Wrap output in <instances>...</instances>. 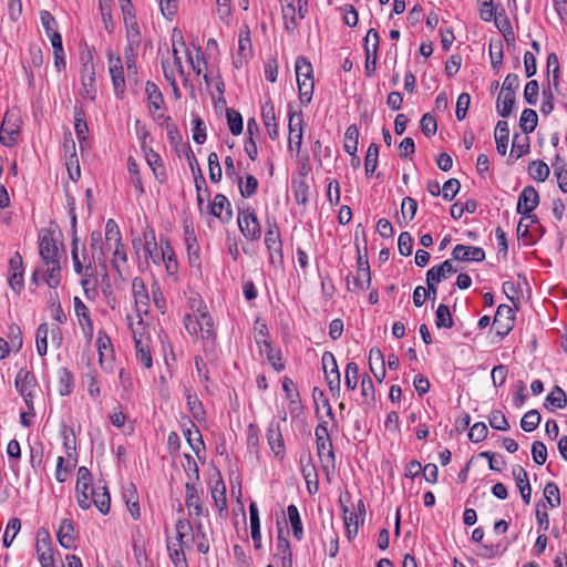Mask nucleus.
Wrapping results in <instances>:
<instances>
[{
    "label": "nucleus",
    "instance_id": "obj_60",
    "mask_svg": "<svg viewBox=\"0 0 567 567\" xmlns=\"http://www.w3.org/2000/svg\"><path fill=\"white\" fill-rule=\"evenodd\" d=\"M567 404V399L564 390L556 385L554 389L548 393L545 400V406L551 405L556 409H563Z\"/></svg>",
    "mask_w": 567,
    "mask_h": 567
},
{
    "label": "nucleus",
    "instance_id": "obj_13",
    "mask_svg": "<svg viewBox=\"0 0 567 567\" xmlns=\"http://www.w3.org/2000/svg\"><path fill=\"white\" fill-rule=\"evenodd\" d=\"M493 327L501 339L505 338L512 331L514 327V312L509 306L501 305L497 307Z\"/></svg>",
    "mask_w": 567,
    "mask_h": 567
},
{
    "label": "nucleus",
    "instance_id": "obj_37",
    "mask_svg": "<svg viewBox=\"0 0 567 567\" xmlns=\"http://www.w3.org/2000/svg\"><path fill=\"white\" fill-rule=\"evenodd\" d=\"M249 519H250L251 538L254 540L255 548L259 549L261 547V532H260L259 509H258L256 502H251L249 504Z\"/></svg>",
    "mask_w": 567,
    "mask_h": 567
},
{
    "label": "nucleus",
    "instance_id": "obj_19",
    "mask_svg": "<svg viewBox=\"0 0 567 567\" xmlns=\"http://www.w3.org/2000/svg\"><path fill=\"white\" fill-rule=\"evenodd\" d=\"M452 258L458 261L481 262L485 259V251L481 247L458 244L452 250Z\"/></svg>",
    "mask_w": 567,
    "mask_h": 567
},
{
    "label": "nucleus",
    "instance_id": "obj_14",
    "mask_svg": "<svg viewBox=\"0 0 567 567\" xmlns=\"http://www.w3.org/2000/svg\"><path fill=\"white\" fill-rule=\"evenodd\" d=\"M109 71L114 87V93L122 99L125 93V78L122 59L120 55L109 54Z\"/></svg>",
    "mask_w": 567,
    "mask_h": 567
},
{
    "label": "nucleus",
    "instance_id": "obj_34",
    "mask_svg": "<svg viewBox=\"0 0 567 567\" xmlns=\"http://www.w3.org/2000/svg\"><path fill=\"white\" fill-rule=\"evenodd\" d=\"M159 260L164 262L166 271L169 276H174L177 272L178 262L176 260L174 250L167 239H161Z\"/></svg>",
    "mask_w": 567,
    "mask_h": 567
},
{
    "label": "nucleus",
    "instance_id": "obj_21",
    "mask_svg": "<svg viewBox=\"0 0 567 567\" xmlns=\"http://www.w3.org/2000/svg\"><path fill=\"white\" fill-rule=\"evenodd\" d=\"M259 337L257 338V343L260 346V351L266 353L269 363L278 372L284 370L285 364L280 352L274 350L271 343L266 338L267 334L262 330L259 331Z\"/></svg>",
    "mask_w": 567,
    "mask_h": 567
},
{
    "label": "nucleus",
    "instance_id": "obj_27",
    "mask_svg": "<svg viewBox=\"0 0 567 567\" xmlns=\"http://www.w3.org/2000/svg\"><path fill=\"white\" fill-rule=\"evenodd\" d=\"M210 214L219 218L223 223H227L231 219L230 203L225 195L217 194L215 196L210 205Z\"/></svg>",
    "mask_w": 567,
    "mask_h": 567
},
{
    "label": "nucleus",
    "instance_id": "obj_31",
    "mask_svg": "<svg viewBox=\"0 0 567 567\" xmlns=\"http://www.w3.org/2000/svg\"><path fill=\"white\" fill-rule=\"evenodd\" d=\"M369 365L374 378L382 382L385 378V363L384 357L380 349L373 348L369 352Z\"/></svg>",
    "mask_w": 567,
    "mask_h": 567
},
{
    "label": "nucleus",
    "instance_id": "obj_54",
    "mask_svg": "<svg viewBox=\"0 0 567 567\" xmlns=\"http://www.w3.org/2000/svg\"><path fill=\"white\" fill-rule=\"evenodd\" d=\"M49 326L43 322L38 326L35 331V346L39 355L44 357L48 353Z\"/></svg>",
    "mask_w": 567,
    "mask_h": 567
},
{
    "label": "nucleus",
    "instance_id": "obj_62",
    "mask_svg": "<svg viewBox=\"0 0 567 567\" xmlns=\"http://www.w3.org/2000/svg\"><path fill=\"white\" fill-rule=\"evenodd\" d=\"M358 137H359V131H358L357 126L350 125L344 133V143H343L344 151L349 155H353V153H357Z\"/></svg>",
    "mask_w": 567,
    "mask_h": 567
},
{
    "label": "nucleus",
    "instance_id": "obj_50",
    "mask_svg": "<svg viewBox=\"0 0 567 567\" xmlns=\"http://www.w3.org/2000/svg\"><path fill=\"white\" fill-rule=\"evenodd\" d=\"M282 9V16L287 20L286 30L292 32L297 25V11L293 0H279Z\"/></svg>",
    "mask_w": 567,
    "mask_h": 567
},
{
    "label": "nucleus",
    "instance_id": "obj_46",
    "mask_svg": "<svg viewBox=\"0 0 567 567\" xmlns=\"http://www.w3.org/2000/svg\"><path fill=\"white\" fill-rule=\"evenodd\" d=\"M51 44L53 48L54 66L58 71L65 70L66 62L61 34H52Z\"/></svg>",
    "mask_w": 567,
    "mask_h": 567
},
{
    "label": "nucleus",
    "instance_id": "obj_7",
    "mask_svg": "<svg viewBox=\"0 0 567 567\" xmlns=\"http://www.w3.org/2000/svg\"><path fill=\"white\" fill-rule=\"evenodd\" d=\"M20 117L13 111L4 114L0 126V143L7 147L13 146L18 142L20 135Z\"/></svg>",
    "mask_w": 567,
    "mask_h": 567
},
{
    "label": "nucleus",
    "instance_id": "obj_56",
    "mask_svg": "<svg viewBox=\"0 0 567 567\" xmlns=\"http://www.w3.org/2000/svg\"><path fill=\"white\" fill-rule=\"evenodd\" d=\"M558 187L563 193H567V166L565 162L557 155L551 164Z\"/></svg>",
    "mask_w": 567,
    "mask_h": 567
},
{
    "label": "nucleus",
    "instance_id": "obj_64",
    "mask_svg": "<svg viewBox=\"0 0 567 567\" xmlns=\"http://www.w3.org/2000/svg\"><path fill=\"white\" fill-rule=\"evenodd\" d=\"M92 485H75L76 501L82 509H89L92 505Z\"/></svg>",
    "mask_w": 567,
    "mask_h": 567
},
{
    "label": "nucleus",
    "instance_id": "obj_61",
    "mask_svg": "<svg viewBox=\"0 0 567 567\" xmlns=\"http://www.w3.org/2000/svg\"><path fill=\"white\" fill-rule=\"evenodd\" d=\"M237 182L239 184L240 195L244 198H249L256 194L257 188H258V179L255 176L248 175L245 178V181L240 176V177H238Z\"/></svg>",
    "mask_w": 567,
    "mask_h": 567
},
{
    "label": "nucleus",
    "instance_id": "obj_35",
    "mask_svg": "<svg viewBox=\"0 0 567 567\" xmlns=\"http://www.w3.org/2000/svg\"><path fill=\"white\" fill-rule=\"evenodd\" d=\"M282 390L288 401V408L291 413L298 412L301 409V400L299 392L290 378H285L282 381Z\"/></svg>",
    "mask_w": 567,
    "mask_h": 567
},
{
    "label": "nucleus",
    "instance_id": "obj_49",
    "mask_svg": "<svg viewBox=\"0 0 567 567\" xmlns=\"http://www.w3.org/2000/svg\"><path fill=\"white\" fill-rule=\"evenodd\" d=\"M47 276L44 278L50 288H56L61 281L60 259L44 262Z\"/></svg>",
    "mask_w": 567,
    "mask_h": 567
},
{
    "label": "nucleus",
    "instance_id": "obj_20",
    "mask_svg": "<svg viewBox=\"0 0 567 567\" xmlns=\"http://www.w3.org/2000/svg\"><path fill=\"white\" fill-rule=\"evenodd\" d=\"M185 505L190 517L205 515L197 488L192 482H186L185 484Z\"/></svg>",
    "mask_w": 567,
    "mask_h": 567
},
{
    "label": "nucleus",
    "instance_id": "obj_11",
    "mask_svg": "<svg viewBox=\"0 0 567 567\" xmlns=\"http://www.w3.org/2000/svg\"><path fill=\"white\" fill-rule=\"evenodd\" d=\"M132 293L134 298V303L136 308V312L140 317L137 326L143 330V319L141 317L142 313L146 315L148 312L150 306V296L146 290L145 284L141 277H135L132 280Z\"/></svg>",
    "mask_w": 567,
    "mask_h": 567
},
{
    "label": "nucleus",
    "instance_id": "obj_55",
    "mask_svg": "<svg viewBox=\"0 0 567 567\" xmlns=\"http://www.w3.org/2000/svg\"><path fill=\"white\" fill-rule=\"evenodd\" d=\"M287 514H288L289 522L291 524L293 536L298 540H300L303 537V528H302V523H301L300 514H299L297 506L293 504H290L287 507Z\"/></svg>",
    "mask_w": 567,
    "mask_h": 567
},
{
    "label": "nucleus",
    "instance_id": "obj_4",
    "mask_svg": "<svg viewBox=\"0 0 567 567\" xmlns=\"http://www.w3.org/2000/svg\"><path fill=\"white\" fill-rule=\"evenodd\" d=\"M82 69H81V94L91 101L96 97V80H95V64L93 55L87 52L85 55H81Z\"/></svg>",
    "mask_w": 567,
    "mask_h": 567
},
{
    "label": "nucleus",
    "instance_id": "obj_25",
    "mask_svg": "<svg viewBox=\"0 0 567 567\" xmlns=\"http://www.w3.org/2000/svg\"><path fill=\"white\" fill-rule=\"evenodd\" d=\"M512 474L524 503L528 505L530 503L532 488L527 472L520 465H515L512 470Z\"/></svg>",
    "mask_w": 567,
    "mask_h": 567
},
{
    "label": "nucleus",
    "instance_id": "obj_2",
    "mask_svg": "<svg viewBox=\"0 0 567 567\" xmlns=\"http://www.w3.org/2000/svg\"><path fill=\"white\" fill-rule=\"evenodd\" d=\"M315 435L317 452L322 462V471L329 475V468L331 467L333 471L336 467V457L327 422H321L317 425Z\"/></svg>",
    "mask_w": 567,
    "mask_h": 567
},
{
    "label": "nucleus",
    "instance_id": "obj_28",
    "mask_svg": "<svg viewBox=\"0 0 567 567\" xmlns=\"http://www.w3.org/2000/svg\"><path fill=\"white\" fill-rule=\"evenodd\" d=\"M74 311L79 318L80 326L82 327L84 334L91 338L93 334V321L91 319L89 308L79 297H74Z\"/></svg>",
    "mask_w": 567,
    "mask_h": 567
},
{
    "label": "nucleus",
    "instance_id": "obj_47",
    "mask_svg": "<svg viewBox=\"0 0 567 567\" xmlns=\"http://www.w3.org/2000/svg\"><path fill=\"white\" fill-rule=\"evenodd\" d=\"M145 93L147 95V101L150 104V109L159 110L164 104V97L158 89V86L151 81H147L145 84Z\"/></svg>",
    "mask_w": 567,
    "mask_h": 567
},
{
    "label": "nucleus",
    "instance_id": "obj_58",
    "mask_svg": "<svg viewBox=\"0 0 567 567\" xmlns=\"http://www.w3.org/2000/svg\"><path fill=\"white\" fill-rule=\"evenodd\" d=\"M83 383L86 385L87 393L91 398L95 399L100 395L97 372L94 368L89 367L87 371L83 374Z\"/></svg>",
    "mask_w": 567,
    "mask_h": 567
},
{
    "label": "nucleus",
    "instance_id": "obj_16",
    "mask_svg": "<svg viewBox=\"0 0 567 567\" xmlns=\"http://www.w3.org/2000/svg\"><path fill=\"white\" fill-rule=\"evenodd\" d=\"M9 286L16 292H20L24 287L23 281V261L19 252H16L9 260Z\"/></svg>",
    "mask_w": 567,
    "mask_h": 567
},
{
    "label": "nucleus",
    "instance_id": "obj_48",
    "mask_svg": "<svg viewBox=\"0 0 567 567\" xmlns=\"http://www.w3.org/2000/svg\"><path fill=\"white\" fill-rule=\"evenodd\" d=\"M529 152V137L527 134L520 135L515 134L513 137V144L509 156L518 159L523 155L527 154Z\"/></svg>",
    "mask_w": 567,
    "mask_h": 567
},
{
    "label": "nucleus",
    "instance_id": "obj_45",
    "mask_svg": "<svg viewBox=\"0 0 567 567\" xmlns=\"http://www.w3.org/2000/svg\"><path fill=\"white\" fill-rule=\"evenodd\" d=\"M515 105V94L509 92H501L497 103L496 110L499 116L507 117L512 114Z\"/></svg>",
    "mask_w": 567,
    "mask_h": 567
},
{
    "label": "nucleus",
    "instance_id": "obj_6",
    "mask_svg": "<svg viewBox=\"0 0 567 567\" xmlns=\"http://www.w3.org/2000/svg\"><path fill=\"white\" fill-rule=\"evenodd\" d=\"M265 245L269 254V261L275 266L284 265L282 241L276 223L269 224L265 234Z\"/></svg>",
    "mask_w": 567,
    "mask_h": 567
},
{
    "label": "nucleus",
    "instance_id": "obj_57",
    "mask_svg": "<svg viewBox=\"0 0 567 567\" xmlns=\"http://www.w3.org/2000/svg\"><path fill=\"white\" fill-rule=\"evenodd\" d=\"M297 83L301 80L310 81L312 76V65L305 56H298L295 64Z\"/></svg>",
    "mask_w": 567,
    "mask_h": 567
},
{
    "label": "nucleus",
    "instance_id": "obj_30",
    "mask_svg": "<svg viewBox=\"0 0 567 567\" xmlns=\"http://www.w3.org/2000/svg\"><path fill=\"white\" fill-rule=\"evenodd\" d=\"M267 441L268 444L274 452V454L278 457H284L285 455V443L284 437L279 427V424L271 423L267 429Z\"/></svg>",
    "mask_w": 567,
    "mask_h": 567
},
{
    "label": "nucleus",
    "instance_id": "obj_33",
    "mask_svg": "<svg viewBox=\"0 0 567 567\" xmlns=\"http://www.w3.org/2000/svg\"><path fill=\"white\" fill-rule=\"evenodd\" d=\"M457 269L453 266L451 260H445L439 266H433L426 272V282H441L446 279L450 275L455 274Z\"/></svg>",
    "mask_w": 567,
    "mask_h": 567
},
{
    "label": "nucleus",
    "instance_id": "obj_8",
    "mask_svg": "<svg viewBox=\"0 0 567 567\" xmlns=\"http://www.w3.org/2000/svg\"><path fill=\"white\" fill-rule=\"evenodd\" d=\"M238 226L240 233L246 239L258 240L261 236V226L257 215L255 214L254 209L249 207L244 210H239Z\"/></svg>",
    "mask_w": 567,
    "mask_h": 567
},
{
    "label": "nucleus",
    "instance_id": "obj_26",
    "mask_svg": "<svg viewBox=\"0 0 567 567\" xmlns=\"http://www.w3.org/2000/svg\"><path fill=\"white\" fill-rule=\"evenodd\" d=\"M74 130L79 140L80 148L84 150L89 145L87 142V124L85 121V114L81 106H74Z\"/></svg>",
    "mask_w": 567,
    "mask_h": 567
},
{
    "label": "nucleus",
    "instance_id": "obj_41",
    "mask_svg": "<svg viewBox=\"0 0 567 567\" xmlns=\"http://www.w3.org/2000/svg\"><path fill=\"white\" fill-rule=\"evenodd\" d=\"M91 502H92V504H94L96 506V508L102 514L105 515L110 512L111 497H110V494H109L106 487H104V486L99 487V488L94 487V489H92Z\"/></svg>",
    "mask_w": 567,
    "mask_h": 567
},
{
    "label": "nucleus",
    "instance_id": "obj_9",
    "mask_svg": "<svg viewBox=\"0 0 567 567\" xmlns=\"http://www.w3.org/2000/svg\"><path fill=\"white\" fill-rule=\"evenodd\" d=\"M321 360H322L324 379L327 381L328 388H329L330 392L332 393V395H339L340 390H341V388H340L341 380H340V372L338 369L337 360H336L334 355L329 351H326L322 354Z\"/></svg>",
    "mask_w": 567,
    "mask_h": 567
},
{
    "label": "nucleus",
    "instance_id": "obj_24",
    "mask_svg": "<svg viewBox=\"0 0 567 567\" xmlns=\"http://www.w3.org/2000/svg\"><path fill=\"white\" fill-rule=\"evenodd\" d=\"M43 63V53L39 45L32 44L29 47V61L23 64L29 84L34 81V70L40 69Z\"/></svg>",
    "mask_w": 567,
    "mask_h": 567
},
{
    "label": "nucleus",
    "instance_id": "obj_5",
    "mask_svg": "<svg viewBox=\"0 0 567 567\" xmlns=\"http://www.w3.org/2000/svg\"><path fill=\"white\" fill-rule=\"evenodd\" d=\"M14 385L17 391L23 398L28 409L33 413V398L38 388L35 375L31 371L21 369L17 373Z\"/></svg>",
    "mask_w": 567,
    "mask_h": 567
},
{
    "label": "nucleus",
    "instance_id": "obj_12",
    "mask_svg": "<svg viewBox=\"0 0 567 567\" xmlns=\"http://www.w3.org/2000/svg\"><path fill=\"white\" fill-rule=\"evenodd\" d=\"M132 333L135 343L137 362H140L144 368L151 369L153 365V359L150 347V337L140 331L138 328H133Z\"/></svg>",
    "mask_w": 567,
    "mask_h": 567
},
{
    "label": "nucleus",
    "instance_id": "obj_43",
    "mask_svg": "<svg viewBox=\"0 0 567 567\" xmlns=\"http://www.w3.org/2000/svg\"><path fill=\"white\" fill-rule=\"evenodd\" d=\"M212 498L215 502L219 515H226L228 509L226 498V486L221 480L218 481L216 485L212 488Z\"/></svg>",
    "mask_w": 567,
    "mask_h": 567
},
{
    "label": "nucleus",
    "instance_id": "obj_39",
    "mask_svg": "<svg viewBox=\"0 0 567 567\" xmlns=\"http://www.w3.org/2000/svg\"><path fill=\"white\" fill-rule=\"evenodd\" d=\"M509 128L505 121H498L495 127V143L499 155H505L508 145Z\"/></svg>",
    "mask_w": 567,
    "mask_h": 567
},
{
    "label": "nucleus",
    "instance_id": "obj_63",
    "mask_svg": "<svg viewBox=\"0 0 567 567\" xmlns=\"http://www.w3.org/2000/svg\"><path fill=\"white\" fill-rule=\"evenodd\" d=\"M342 509L344 515V525L347 527L349 536L351 537L352 535H357L361 517L358 515L355 509L350 511L346 506H342Z\"/></svg>",
    "mask_w": 567,
    "mask_h": 567
},
{
    "label": "nucleus",
    "instance_id": "obj_40",
    "mask_svg": "<svg viewBox=\"0 0 567 567\" xmlns=\"http://www.w3.org/2000/svg\"><path fill=\"white\" fill-rule=\"evenodd\" d=\"M74 388V377L68 368H60L58 370V391L62 396L71 394Z\"/></svg>",
    "mask_w": 567,
    "mask_h": 567
},
{
    "label": "nucleus",
    "instance_id": "obj_44",
    "mask_svg": "<svg viewBox=\"0 0 567 567\" xmlns=\"http://www.w3.org/2000/svg\"><path fill=\"white\" fill-rule=\"evenodd\" d=\"M127 171L130 175V183L134 186L135 192L138 196L144 194V186L140 174L138 164L130 156L127 158Z\"/></svg>",
    "mask_w": 567,
    "mask_h": 567
},
{
    "label": "nucleus",
    "instance_id": "obj_51",
    "mask_svg": "<svg viewBox=\"0 0 567 567\" xmlns=\"http://www.w3.org/2000/svg\"><path fill=\"white\" fill-rule=\"evenodd\" d=\"M124 23L126 27V37L128 41L130 51L133 50L134 45L140 44V27L137 24L135 16H130L127 19H124Z\"/></svg>",
    "mask_w": 567,
    "mask_h": 567
},
{
    "label": "nucleus",
    "instance_id": "obj_17",
    "mask_svg": "<svg viewBox=\"0 0 567 567\" xmlns=\"http://www.w3.org/2000/svg\"><path fill=\"white\" fill-rule=\"evenodd\" d=\"M96 346L101 368L103 370H111L113 361V348L110 337L105 332L100 331Z\"/></svg>",
    "mask_w": 567,
    "mask_h": 567
},
{
    "label": "nucleus",
    "instance_id": "obj_1",
    "mask_svg": "<svg viewBox=\"0 0 567 567\" xmlns=\"http://www.w3.org/2000/svg\"><path fill=\"white\" fill-rule=\"evenodd\" d=\"M188 306L193 313L184 316L183 322L186 331L192 336L199 333L204 351H213L216 346V331L206 305L198 295H194L188 298Z\"/></svg>",
    "mask_w": 567,
    "mask_h": 567
},
{
    "label": "nucleus",
    "instance_id": "obj_32",
    "mask_svg": "<svg viewBox=\"0 0 567 567\" xmlns=\"http://www.w3.org/2000/svg\"><path fill=\"white\" fill-rule=\"evenodd\" d=\"M144 148L145 159L151 167L155 178L161 183L166 182V172L162 162L161 156L155 153L152 148Z\"/></svg>",
    "mask_w": 567,
    "mask_h": 567
},
{
    "label": "nucleus",
    "instance_id": "obj_23",
    "mask_svg": "<svg viewBox=\"0 0 567 567\" xmlns=\"http://www.w3.org/2000/svg\"><path fill=\"white\" fill-rule=\"evenodd\" d=\"M61 436L63 439V447L68 458V463L76 465V440L74 431L71 426L62 424Z\"/></svg>",
    "mask_w": 567,
    "mask_h": 567
},
{
    "label": "nucleus",
    "instance_id": "obj_29",
    "mask_svg": "<svg viewBox=\"0 0 567 567\" xmlns=\"http://www.w3.org/2000/svg\"><path fill=\"white\" fill-rule=\"evenodd\" d=\"M39 252L43 262L59 260V248L50 234L41 236L39 243Z\"/></svg>",
    "mask_w": 567,
    "mask_h": 567
},
{
    "label": "nucleus",
    "instance_id": "obj_18",
    "mask_svg": "<svg viewBox=\"0 0 567 567\" xmlns=\"http://www.w3.org/2000/svg\"><path fill=\"white\" fill-rule=\"evenodd\" d=\"M301 474L306 481L307 489L310 495H315L319 491V478L316 466L310 455L301 457Z\"/></svg>",
    "mask_w": 567,
    "mask_h": 567
},
{
    "label": "nucleus",
    "instance_id": "obj_10",
    "mask_svg": "<svg viewBox=\"0 0 567 567\" xmlns=\"http://www.w3.org/2000/svg\"><path fill=\"white\" fill-rule=\"evenodd\" d=\"M364 49H365V73L368 76H371L375 73L377 70V60H378V50L380 37L379 32L375 29H370L364 38Z\"/></svg>",
    "mask_w": 567,
    "mask_h": 567
},
{
    "label": "nucleus",
    "instance_id": "obj_52",
    "mask_svg": "<svg viewBox=\"0 0 567 567\" xmlns=\"http://www.w3.org/2000/svg\"><path fill=\"white\" fill-rule=\"evenodd\" d=\"M184 436L196 455L204 450L205 445L202 434L194 423H192V427L184 431Z\"/></svg>",
    "mask_w": 567,
    "mask_h": 567
},
{
    "label": "nucleus",
    "instance_id": "obj_38",
    "mask_svg": "<svg viewBox=\"0 0 567 567\" xmlns=\"http://www.w3.org/2000/svg\"><path fill=\"white\" fill-rule=\"evenodd\" d=\"M58 540L64 548H72L74 545V527L70 519H63L58 530Z\"/></svg>",
    "mask_w": 567,
    "mask_h": 567
},
{
    "label": "nucleus",
    "instance_id": "obj_22",
    "mask_svg": "<svg viewBox=\"0 0 567 567\" xmlns=\"http://www.w3.org/2000/svg\"><path fill=\"white\" fill-rule=\"evenodd\" d=\"M262 123L266 126L269 138L275 141L278 138L279 132L276 123L275 105L271 101H267L261 110Z\"/></svg>",
    "mask_w": 567,
    "mask_h": 567
},
{
    "label": "nucleus",
    "instance_id": "obj_3",
    "mask_svg": "<svg viewBox=\"0 0 567 567\" xmlns=\"http://www.w3.org/2000/svg\"><path fill=\"white\" fill-rule=\"evenodd\" d=\"M72 261L74 271L82 277L81 285L85 288L90 284V279L94 274L92 261L96 258H92L85 247L83 246L82 251H79V238H72Z\"/></svg>",
    "mask_w": 567,
    "mask_h": 567
},
{
    "label": "nucleus",
    "instance_id": "obj_15",
    "mask_svg": "<svg viewBox=\"0 0 567 567\" xmlns=\"http://www.w3.org/2000/svg\"><path fill=\"white\" fill-rule=\"evenodd\" d=\"M538 204L539 195L535 187L526 186L518 196L516 212L517 214H520L524 217H532L530 213H533V210L536 209Z\"/></svg>",
    "mask_w": 567,
    "mask_h": 567
},
{
    "label": "nucleus",
    "instance_id": "obj_36",
    "mask_svg": "<svg viewBox=\"0 0 567 567\" xmlns=\"http://www.w3.org/2000/svg\"><path fill=\"white\" fill-rule=\"evenodd\" d=\"M175 529H176V543H174L176 545V547H181V548H188L189 546V542L192 540V525L190 523L185 519V518H181V519H177V522L175 523Z\"/></svg>",
    "mask_w": 567,
    "mask_h": 567
},
{
    "label": "nucleus",
    "instance_id": "obj_53",
    "mask_svg": "<svg viewBox=\"0 0 567 567\" xmlns=\"http://www.w3.org/2000/svg\"><path fill=\"white\" fill-rule=\"evenodd\" d=\"M538 123V115L532 109H525L522 112L519 118V126L525 134H529L535 131Z\"/></svg>",
    "mask_w": 567,
    "mask_h": 567
},
{
    "label": "nucleus",
    "instance_id": "obj_59",
    "mask_svg": "<svg viewBox=\"0 0 567 567\" xmlns=\"http://www.w3.org/2000/svg\"><path fill=\"white\" fill-rule=\"evenodd\" d=\"M529 176L538 182H545L549 176V167L543 161H533L528 166Z\"/></svg>",
    "mask_w": 567,
    "mask_h": 567
},
{
    "label": "nucleus",
    "instance_id": "obj_42",
    "mask_svg": "<svg viewBox=\"0 0 567 567\" xmlns=\"http://www.w3.org/2000/svg\"><path fill=\"white\" fill-rule=\"evenodd\" d=\"M144 238V255L146 259H152L153 262L159 264V252L157 251V244L155 240V233L154 230L150 229L144 231L143 234Z\"/></svg>",
    "mask_w": 567,
    "mask_h": 567
}]
</instances>
